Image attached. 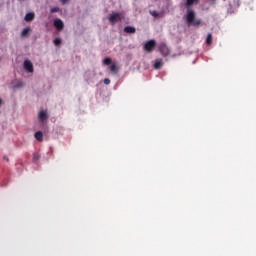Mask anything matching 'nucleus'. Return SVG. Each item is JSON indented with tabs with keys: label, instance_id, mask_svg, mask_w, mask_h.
Segmentation results:
<instances>
[{
	"label": "nucleus",
	"instance_id": "nucleus-15",
	"mask_svg": "<svg viewBox=\"0 0 256 256\" xmlns=\"http://www.w3.org/2000/svg\"><path fill=\"white\" fill-rule=\"evenodd\" d=\"M24 83L23 82H18L14 85V89H21V87H24Z\"/></svg>",
	"mask_w": 256,
	"mask_h": 256
},
{
	"label": "nucleus",
	"instance_id": "nucleus-16",
	"mask_svg": "<svg viewBox=\"0 0 256 256\" xmlns=\"http://www.w3.org/2000/svg\"><path fill=\"white\" fill-rule=\"evenodd\" d=\"M54 45H55L56 47H59V45H61V38H56V39H54Z\"/></svg>",
	"mask_w": 256,
	"mask_h": 256
},
{
	"label": "nucleus",
	"instance_id": "nucleus-3",
	"mask_svg": "<svg viewBox=\"0 0 256 256\" xmlns=\"http://www.w3.org/2000/svg\"><path fill=\"white\" fill-rule=\"evenodd\" d=\"M156 45L157 43L155 42V40H150L144 44V50L147 51L148 53H151V51L155 49Z\"/></svg>",
	"mask_w": 256,
	"mask_h": 256
},
{
	"label": "nucleus",
	"instance_id": "nucleus-23",
	"mask_svg": "<svg viewBox=\"0 0 256 256\" xmlns=\"http://www.w3.org/2000/svg\"><path fill=\"white\" fill-rule=\"evenodd\" d=\"M61 1H62V3H66L67 0H61Z\"/></svg>",
	"mask_w": 256,
	"mask_h": 256
},
{
	"label": "nucleus",
	"instance_id": "nucleus-1",
	"mask_svg": "<svg viewBox=\"0 0 256 256\" xmlns=\"http://www.w3.org/2000/svg\"><path fill=\"white\" fill-rule=\"evenodd\" d=\"M186 23L188 26L193 25V27H199V25H201V20L195 19V11L188 10L186 13Z\"/></svg>",
	"mask_w": 256,
	"mask_h": 256
},
{
	"label": "nucleus",
	"instance_id": "nucleus-18",
	"mask_svg": "<svg viewBox=\"0 0 256 256\" xmlns=\"http://www.w3.org/2000/svg\"><path fill=\"white\" fill-rule=\"evenodd\" d=\"M60 9L59 7H53L50 9V13H59Z\"/></svg>",
	"mask_w": 256,
	"mask_h": 256
},
{
	"label": "nucleus",
	"instance_id": "nucleus-20",
	"mask_svg": "<svg viewBox=\"0 0 256 256\" xmlns=\"http://www.w3.org/2000/svg\"><path fill=\"white\" fill-rule=\"evenodd\" d=\"M150 15H152V17H159V12L158 11H150Z\"/></svg>",
	"mask_w": 256,
	"mask_h": 256
},
{
	"label": "nucleus",
	"instance_id": "nucleus-21",
	"mask_svg": "<svg viewBox=\"0 0 256 256\" xmlns=\"http://www.w3.org/2000/svg\"><path fill=\"white\" fill-rule=\"evenodd\" d=\"M160 51H161L162 53H163V51H165V52L163 53V55H165V56L169 55V51H168L167 48H165V47L160 48Z\"/></svg>",
	"mask_w": 256,
	"mask_h": 256
},
{
	"label": "nucleus",
	"instance_id": "nucleus-7",
	"mask_svg": "<svg viewBox=\"0 0 256 256\" xmlns=\"http://www.w3.org/2000/svg\"><path fill=\"white\" fill-rule=\"evenodd\" d=\"M163 67V60L162 59H156L154 63V69L159 70Z\"/></svg>",
	"mask_w": 256,
	"mask_h": 256
},
{
	"label": "nucleus",
	"instance_id": "nucleus-5",
	"mask_svg": "<svg viewBox=\"0 0 256 256\" xmlns=\"http://www.w3.org/2000/svg\"><path fill=\"white\" fill-rule=\"evenodd\" d=\"M38 119L43 123V121H47L49 119V115L47 111L41 110L38 114Z\"/></svg>",
	"mask_w": 256,
	"mask_h": 256
},
{
	"label": "nucleus",
	"instance_id": "nucleus-13",
	"mask_svg": "<svg viewBox=\"0 0 256 256\" xmlns=\"http://www.w3.org/2000/svg\"><path fill=\"white\" fill-rule=\"evenodd\" d=\"M199 0H186V7H191L194 3H198Z\"/></svg>",
	"mask_w": 256,
	"mask_h": 256
},
{
	"label": "nucleus",
	"instance_id": "nucleus-12",
	"mask_svg": "<svg viewBox=\"0 0 256 256\" xmlns=\"http://www.w3.org/2000/svg\"><path fill=\"white\" fill-rule=\"evenodd\" d=\"M118 69H119V68L117 67V64H115V63L111 64V66H110V71H111L112 73H117Z\"/></svg>",
	"mask_w": 256,
	"mask_h": 256
},
{
	"label": "nucleus",
	"instance_id": "nucleus-22",
	"mask_svg": "<svg viewBox=\"0 0 256 256\" xmlns=\"http://www.w3.org/2000/svg\"><path fill=\"white\" fill-rule=\"evenodd\" d=\"M110 83H111V80L109 78L104 79V84L105 85H110Z\"/></svg>",
	"mask_w": 256,
	"mask_h": 256
},
{
	"label": "nucleus",
	"instance_id": "nucleus-10",
	"mask_svg": "<svg viewBox=\"0 0 256 256\" xmlns=\"http://www.w3.org/2000/svg\"><path fill=\"white\" fill-rule=\"evenodd\" d=\"M34 137H35V140L36 141H43V132L41 131H38L34 134Z\"/></svg>",
	"mask_w": 256,
	"mask_h": 256
},
{
	"label": "nucleus",
	"instance_id": "nucleus-25",
	"mask_svg": "<svg viewBox=\"0 0 256 256\" xmlns=\"http://www.w3.org/2000/svg\"><path fill=\"white\" fill-rule=\"evenodd\" d=\"M4 159L7 160V161H9V158H5V157H4Z\"/></svg>",
	"mask_w": 256,
	"mask_h": 256
},
{
	"label": "nucleus",
	"instance_id": "nucleus-2",
	"mask_svg": "<svg viewBox=\"0 0 256 256\" xmlns=\"http://www.w3.org/2000/svg\"><path fill=\"white\" fill-rule=\"evenodd\" d=\"M123 19V16L121 15V13H112L109 16V23L111 25H115V23H117V21H121Z\"/></svg>",
	"mask_w": 256,
	"mask_h": 256
},
{
	"label": "nucleus",
	"instance_id": "nucleus-8",
	"mask_svg": "<svg viewBox=\"0 0 256 256\" xmlns=\"http://www.w3.org/2000/svg\"><path fill=\"white\" fill-rule=\"evenodd\" d=\"M35 19V13L29 12L25 15V21L30 22Z\"/></svg>",
	"mask_w": 256,
	"mask_h": 256
},
{
	"label": "nucleus",
	"instance_id": "nucleus-4",
	"mask_svg": "<svg viewBox=\"0 0 256 256\" xmlns=\"http://www.w3.org/2000/svg\"><path fill=\"white\" fill-rule=\"evenodd\" d=\"M24 69L27 73H33V63L30 60L24 61Z\"/></svg>",
	"mask_w": 256,
	"mask_h": 256
},
{
	"label": "nucleus",
	"instance_id": "nucleus-6",
	"mask_svg": "<svg viewBox=\"0 0 256 256\" xmlns=\"http://www.w3.org/2000/svg\"><path fill=\"white\" fill-rule=\"evenodd\" d=\"M54 27H56V29H58V31H61V30H63V27H65V24H63V21L61 19H55Z\"/></svg>",
	"mask_w": 256,
	"mask_h": 256
},
{
	"label": "nucleus",
	"instance_id": "nucleus-17",
	"mask_svg": "<svg viewBox=\"0 0 256 256\" xmlns=\"http://www.w3.org/2000/svg\"><path fill=\"white\" fill-rule=\"evenodd\" d=\"M41 159V156L38 153L33 154V161H39Z\"/></svg>",
	"mask_w": 256,
	"mask_h": 256
},
{
	"label": "nucleus",
	"instance_id": "nucleus-9",
	"mask_svg": "<svg viewBox=\"0 0 256 256\" xmlns=\"http://www.w3.org/2000/svg\"><path fill=\"white\" fill-rule=\"evenodd\" d=\"M137 29L133 26L124 27V33H136Z\"/></svg>",
	"mask_w": 256,
	"mask_h": 256
},
{
	"label": "nucleus",
	"instance_id": "nucleus-11",
	"mask_svg": "<svg viewBox=\"0 0 256 256\" xmlns=\"http://www.w3.org/2000/svg\"><path fill=\"white\" fill-rule=\"evenodd\" d=\"M206 44L213 45V34L209 33L206 37Z\"/></svg>",
	"mask_w": 256,
	"mask_h": 256
},
{
	"label": "nucleus",
	"instance_id": "nucleus-19",
	"mask_svg": "<svg viewBox=\"0 0 256 256\" xmlns=\"http://www.w3.org/2000/svg\"><path fill=\"white\" fill-rule=\"evenodd\" d=\"M111 63H112L111 58L108 57L104 59V65H111Z\"/></svg>",
	"mask_w": 256,
	"mask_h": 256
},
{
	"label": "nucleus",
	"instance_id": "nucleus-24",
	"mask_svg": "<svg viewBox=\"0 0 256 256\" xmlns=\"http://www.w3.org/2000/svg\"><path fill=\"white\" fill-rule=\"evenodd\" d=\"M3 103V100L0 99V105Z\"/></svg>",
	"mask_w": 256,
	"mask_h": 256
},
{
	"label": "nucleus",
	"instance_id": "nucleus-14",
	"mask_svg": "<svg viewBox=\"0 0 256 256\" xmlns=\"http://www.w3.org/2000/svg\"><path fill=\"white\" fill-rule=\"evenodd\" d=\"M29 31H31V29L25 28V29L22 31V37H27V35H29Z\"/></svg>",
	"mask_w": 256,
	"mask_h": 256
}]
</instances>
